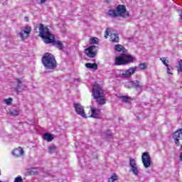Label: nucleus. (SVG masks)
Returning <instances> with one entry per match:
<instances>
[{"label": "nucleus", "instance_id": "nucleus-1", "mask_svg": "<svg viewBox=\"0 0 182 182\" xmlns=\"http://www.w3.org/2000/svg\"><path fill=\"white\" fill-rule=\"evenodd\" d=\"M37 28H38V36L43 39L44 43H52V45L60 50L63 48L62 42H60V41L55 40V36L50 32V29L48 26H45L43 23H40Z\"/></svg>", "mask_w": 182, "mask_h": 182}, {"label": "nucleus", "instance_id": "nucleus-2", "mask_svg": "<svg viewBox=\"0 0 182 182\" xmlns=\"http://www.w3.org/2000/svg\"><path fill=\"white\" fill-rule=\"evenodd\" d=\"M92 96L100 106L106 105V98L105 97V90L98 83H95L92 86Z\"/></svg>", "mask_w": 182, "mask_h": 182}, {"label": "nucleus", "instance_id": "nucleus-3", "mask_svg": "<svg viewBox=\"0 0 182 182\" xmlns=\"http://www.w3.org/2000/svg\"><path fill=\"white\" fill-rule=\"evenodd\" d=\"M108 16L111 18H117L119 16H122V18H129L130 16L129 15V11H127L126 9V6L119 4L116 10L114 9H109L107 11Z\"/></svg>", "mask_w": 182, "mask_h": 182}, {"label": "nucleus", "instance_id": "nucleus-4", "mask_svg": "<svg viewBox=\"0 0 182 182\" xmlns=\"http://www.w3.org/2000/svg\"><path fill=\"white\" fill-rule=\"evenodd\" d=\"M42 63L46 69L50 70L55 69L58 66V63L55 56L50 53H46L41 58Z\"/></svg>", "mask_w": 182, "mask_h": 182}, {"label": "nucleus", "instance_id": "nucleus-5", "mask_svg": "<svg viewBox=\"0 0 182 182\" xmlns=\"http://www.w3.org/2000/svg\"><path fill=\"white\" fill-rule=\"evenodd\" d=\"M133 62H134V57L125 53L115 58L114 65L116 66H122V65H129V63H133Z\"/></svg>", "mask_w": 182, "mask_h": 182}, {"label": "nucleus", "instance_id": "nucleus-6", "mask_svg": "<svg viewBox=\"0 0 182 182\" xmlns=\"http://www.w3.org/2000/svg\"><path fill=\"white\" fill-rule=\"evenodd\" d=\"M97 49L99 47L96 46H90L85 49L84 53L87 58H95L97 55Z\"/></svg>", "mask_w": 182, "mask_h": 182}, {"label": "nucleus", "instance_id": "nucleus-7", "mask_svg": "<svg viewBox=\"0 0 182 182\" xmlns=\"http://www.w3.org/2000/svg\"><path fill=\"white\" fill-rule=\"evenodd\" d=\"M141 160L145 168H149L151 166V157L149 154V152H144L142 154Z\"/></svg>", "mask_w": 182, "mask_h": 182}, {"label": "nucleus", "instance_id": "nucleus-8", "mask_svg": "<svg viewBox=\"0 0 182 182\" xmlns=\"http://www.w3.org/2000/svg\"><path fill=\"white\" fill-rule=\"evenodd\" d=\"M136 71H137L136 66L129 68L128 70H126L122 72V77L127 79V77H130L132 75H134V73H136Z\"/></svg>", "mask_w": 182, "mask_h": 182}, {"label": "nucleus", "instance_id": "nucleus-9", "mask_svg": "<svg viewBox=\"0 0 182 182\" xmlns=\"http://www.w3.org/2000/svg\"><path fill=\"white\" fill-rule=\"evenodd\" d=\"M31 32H32V28L29 26H26L23 31L19 33V36L22 41H25L26 38H29V35H31Z\"/></svg>", "mask_w": 182, "mask_h": 182}, {"label": "nucleus", "instance_id": "nucleus-10", "mask_svg": "<svg viewBox=\"0 0 182 182\" xmlns=\"http://www.w3.org/2000/svg\"><path fill=\"white\" fill-rule=\"evenodd\" d=\"M173 139L176 146L178 147V146H180V140H182V129H180L173 133Z\"/></svg>", "mask_w": 182, "mask_h": 182}, {"label": "nucleus", "instance_id": "nucleus-11", "mask_svg": "<svg viewBox=\"0 0 182 182\" xmlns=\"http://www.w3.org/2000/svg\"><path fill=\"white\" fill-rule=\"evenodd\" d=\"M16 80L17 82V85L14 87V90H16V92H19L24 90L26 86H25V84H23L22 78H16Z\"/></svg>", "mask_w": 182, "mask_h": 182}, {"label": "nucleus", "instance_id": "nucleus-12", "mask_svg": "<svg viewBox=\"0 0 182 182\" xmlns=\"http://www.w3.org/2000/svg\"><path fill=\"white\" fill-rule=\"evenodd\" d=\"M100 109L90 107L88 117H92L93 119H99L100 117Z\"/></svg>", "mask_w": 182, "mask_h": 182}, {"label": "nucleus", "instance_id": "nucleus-13", "mask_svg": "<svg viewBox=\"0 0 182 182\" xmlns=\"http://www.w3.org/2000/svg\"><path fill=\"white\" fill-rule=\"evenodd\" d=\"M129 166L132 168L133 174L137 176L139 174V169H137V164H136V160L134 159H129Z\"/></svg>", "mask_w": 182, "mask_h": 182}, {"label": "nucleus", "instance_id": "nucleus-14", "mask_svg": "<svg viewBox=\"0 0 182 182\" xmlns=\"http://www.w3.org/2000/svg\"><path fill=\"white\" fill-rule=\"evenodd\" d=\"M74 107L75 109L76 113L82 116V117H86V114L85 113V109H83V107L80 105V104H74Z\"/></svg>", "mask_w": 182, "mask_h": 182}, {"label": "nucleus", "instance_id": "nucleus-15", "mask_svg": "<svg viewBox=\"0 0 182 182\" xmlns=\"http://www.w3.org/2000/svg\"><path fill=\"white\" fill-rule=\"evenodd\" d=\"M12 154L14 157H21L23 154V149L22 147L18 146L12 151Z\"/></svg>", "mask_w": 182, "mask_h": 182}, {"label": "nucleus", "instance_id": "nucleus-16", "mask_svg": "<svg viewBox=\"0 0 182 182\" xmlns=\"http://www.w3.org/2000/svg\"><path fill=\"white\" fill-rule=\"evenodd\" d=\"M109 41L112 43H119V34L116 33H110L109 34Z\"/></svg>", "mask_w": 182, "mask_h": 182}, {"label": "nucleus", "instance_id": "nucleus-17", "mask_svg": "<svg viewBox=\"0 0 182 182\" xmlns=\"http://www.w3.org/2000/svg\"><path fill=\"white\" fill-rule=\"evenodd\" d=\"M114 50L117 52H122V53H127V49L120 44L114 46Z\"/></svg>", "mask_w": 182, "mask_h": 182}, {"label": "nucleus", "instance_id": "nucleus-18", "mask_svg": "<svg viewBox=\"0 0 182 182\" xmlns=\"http://www.w3.org/2000/svg\"><path fill=\"white\" fill-rule=\"evenodd\" d=\"M129 86H131V87H135L136 89H142L143 88V85H140V82H139V80L130 82Z\"/></svg>", "mask_w": 182, "mask_h": 182}, {"label": "nucleus", "instance_id": "nucleus-19", "mask_svg": "<svg viewBox=\"0 0 182 182\" xmlns=\"http://www.w3.org/2000/svg\"><path fill=\"white\" fill-rule=\"evenodd\" d=\"M43 140H46V141H48V143L53 141V135L52 134H49L48 132L45 133L43 136Z\"/></svg>", "mask_w": 182, "mask_h": 182}, {"label": "nucleus", "instance_id": "nucleus-20", "mask_svg": "<svg viewBox=\"0 0 182 182\" xmlns=\"http://www.w3.org/2000/svg\"><path fill=\"white\" fill-rule=\"evenodd\" d=\"M85 67L87 69H93L94 70H97V64L96 63H87L85 64Z\"/></svg>", "mask_w": 182, "mask_h": 182}, {"label": "nucleus", "instance_id": "nucleus-21", "mask_svg": "<svg viewBox=\"0 0 182 182\" xmlns=\"http://www.w3.org/2000/svg\"><path fill=\"white\" fill-rule=\"evenodd\" d=\"M119 178H117V174L113 173L111 177L108 179V182L117 181Z\"/></svg>", "mask_w": 182, "mask_h": 182}, {"label": "nucleus", "instance_id": "nucleus-22", "mask_svg": "<svg viewBox=\"0 0 182 182\" xmlns=\"http://www.w3.org/2000/svg\"><path fill=\"white\" fill-rule=\"evenodd\" d=\"M139 68L140 69V70H144L147 69V63H142L139 64Z\"/></svg>", "mask_w": 182, "mask_h": 182}, {"label": "nucleus", "instance_id": "nucleus-23", "mask_svg": "<svg viewBox=\"0 0 182 182\" xmlns=\"http://www.w3.org/2000/svg\"><path fill=\"white\" fill-rule=\"evenodd\" d=\"M121 99H122V102H124L125 103H129V102H130V100H132V99L129 98V97H127L126 95L121 96Z\"/></svg>", "mask_w": 182, "mask_h": 182}, {"label": "nucleus", "instance_id": "nucleus-24", "mask_svg": "<svg viewBox=\"0 0 182 182\" xmlns=\"http://www.w3.org/2000/svg\"><path fill=\"white\" fill-rule=\"evenodd\" d=\"M3 103H4L5 105H8L9 106V105H12V98L9 97L4 100Z\"/></svg>", "mask_w": 182, "mask_h": 182}, {"label": "nucleus", "instance_id": "nucleus-25", "mask_svg": "<svg viewBox=\"0 0 182 182\" xmlns=\"http://www.w3.org/2000/svg\"><path fill=\"white\" fill-rule=\"evenodd\" d=\"M10 114L11 116H19V112L16 109H11Z\"/></svg>", "mask_w": 182, "mask_h": 182}, {"label": "nucleus", "instance_id": "nucleus-26", "mask_svg": "<svg viewBox=\"0 0 182 182\" xmlns=\"http://www.w3.org/2000/svg\"><path fill=\"white\" fill-rule=\"evenodd\" d=\"M90 43H97L99 38L97 37H92L90 40Z\"/></svg>", "mask_w": 182, "mask_h": 182}, {"label": "nucleus", "instance_id": "nucleus-27", "mask_svg": "<svg viewBox=\"0 0 182 182\" xmlns=\"http://www.w3.org/2000/svg\"><path fill=\"white\" fill-rule=\"evenodd\" d=\"M160 60H161L162 63L166 66V68H168V60H166V58H160Z\"/></svg>", "mask_w": 182, "mask_h": 182}, {"label": "nucleus", "instance_id": "nucleus-28", "mask_svg": "<svg viewBox=\"0 0 182 182\" xmlns=\"http://www.w3.org/2000/svg\"><path fill=\"white\" fill-rule=\"evenodd\" d=\"M112 29L110 28H107L105 33V39H107V36H109V35H110Z\"/></svg>", "mask_w": 182, "mask_h": 182}, {"label": "nucleus", "instance_id": "nucleus-29", "mask_svg": "<svg viewBox=\"0 0 182 182\" xmlns=\"http://www.w3.org/2000/svg\"><path fill=\"white\" fill-rule=\"evenodd\" d=\"M178 72H182V60L178 62V65L176 66Z\"/></svg>", "mask_w": 182, "mask_h": 182}, {"label": "nucleus", "instance_id": "nucleus-30", "mask_svg": "<svg viewBox=\"0 0 182 182\" xmlns=\"http://www.w3.org/2000/svg\"><path fill=\"white\" fill-rule=\"evenodd\" d=\"M14 182H23V179L22 178V176H18L15 178Z\"/></svg>", "mask_w": 182, "mask_h": 182}, {"label": "nucleus", "instance_id": "nucleus-31", "mask_svg": "<svg viewBox=\"0 0 182 182\" xmlns=\"http://www.w3.org/2000/svg\"><path fill=\"white\" fill-rule=\"evenodd\" d=\"M49 153H53L56 150V146H51L48 147Z\"/></svg>", "mask_w": 182, "mask_h": 182}, {"label": "nucleus", "instance_id": "nucleus-32", "mask_svg": "<svg viewBox=\"0 0 182 182\" xmlns=\"http://www.w3.org/2000/svg\"><path fill=\"white\" fill-rule=\"evenodd\" d=\"M27 174H28V176H35V174H36V171H33V170H28V171H27Z\"/></svg>", "mask_w": 182, "mask_h": 182}, {"label": "nucleus", "instance_id": "nucleus-33", "mask_svg": "<svg viewBox=\"0 0 182 182\" xmlns=\"http://www.w3.org/2000/svg\"><path fill=\"white\" fill-rule=\"evenodd\" d=\"M167 74L168 75H173V73L170 71L171 70H170V68H168V67H167Z\"/></svg>", "mask_w": 182, "mask_h": 182}, {"label": "nucleus", "instance_id": "nucleus-34", "mask_svg": "<svg viewBox=\"0 0 182 182\" xmlns=\"http://www.w3.org/2000/svg\"><path fill=\"white\" fill-rule=\"evenodd\" d=\"M108 136H109L110 137H113V133H112V131H108Z\"/></svg>", "mask_w": 182, "mask_h": 182}, {"label": "nucleus", "instance_id": "nucleus-35", "mask_svg": "<svg viewBox=\"0 0 182 182\" xmlns=\"http://www.w3.org/2000/svg\"><path fill=\"white\" fill-rule=\"evenodd\" d=\"M104 2L105 4H110V0H105Z\"/></svg>", "mask_w": 182, "mask_h": 182}, {"label": "nucleus", "instance_id": "nucleus-36", "mask_svg": "<svg viewBox=\"0 0 182 182\" xmlns=\"http://www.w3.org/2000/svg\"><path fill=\"white\" fill-rule=\"evenodd\" d=\"M179 160L182 161V152L180 154Z\"/></svg>", "mask_w": 182, "mask_h": 182}, {"label": "nucleus", "instance_id": "nucleus-37", "mask_svg": "<svg viewBox=\"0 0 182 182\" xmlns=\"http://www.w3.org/2000/svg\"><path fill=\"white\" fill-rule=\"evenodd\" d=\"M46 2V0H41V4H45Z\"/></svg>", "mask_w": 182, "mask_h": 182}, {"label": "nucleus", "instance_id": "nucleus-38", "mask_svg": "<svg viewBox=\"0 0 182 182\" xmlns=\"http://www.w3.org/2000/svg\"><path fill=\"white\" fill-rule=\"evenodd\" d=\"M181 16V21H182V13L180 14Z\"/></svg>", "mask_w": 182, "mask_h": 182}]
</instances>
